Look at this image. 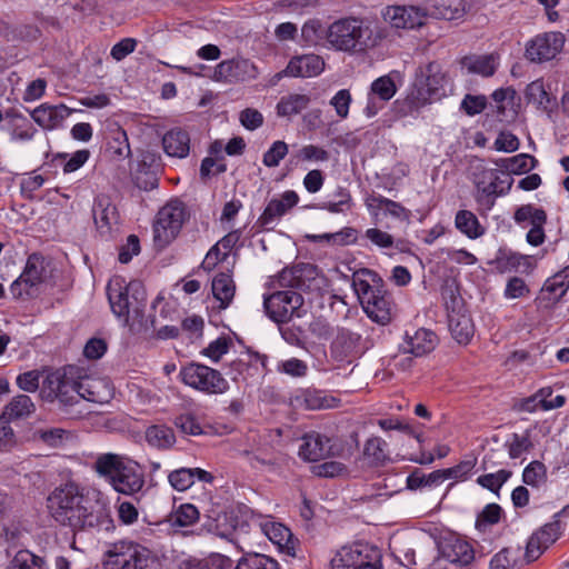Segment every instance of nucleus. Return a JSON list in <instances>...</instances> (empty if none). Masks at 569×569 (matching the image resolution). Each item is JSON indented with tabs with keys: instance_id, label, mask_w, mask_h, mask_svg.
<instances>
[{
	"instance_id": "2f4dec72",
	"label": "nucleus",
	"mask_w": 569,
	"mask_h": 569,
	"mask_svg": "<svg viewBox=\"0 0 569 569\" xmlns=\"http://www.w3.org/2000/svg\"><path fill=\"white\" fill-rule=\"evenodd\" d=\"M461 66L469 73L491 77L499 66V56L496 53L467 56L462 58Z\"/></svg>"
},
{
	"instance_id": "a18cd8bd",
	"label": "nucleus",
	"mask_w": 569,
	"mask_h": 569,
	"mask_svg": "<svg viewBox=\"0 0 569 569\" xmlns=\"http://www.w3.org/2000/svg\"><path fill=\"white\" fill-rule=\"evenodd\" d=\"M128 460L114 453H104L97 458L96 470L99 475L108 477L111 481Z\"/></svg>"
},
{
	"instance_id": "423d86ee",
	"label": "nucleus",
	"mask_w": 569,
	"mask_h": 569,
	"mask_svg": "<svg viewBox=\"0 0 569 569\" xmlns=\"http://www.w3.org/2000/svg\"><path fill=\"white\" fill-rule=\"evenodd\" d=\"M449 80L448 73L438 61L419 66L416 69L412 88L408 94L410 104L420 108L439 100L446 96Z\"/></svg>"
},
{
	"instance_id": "58836bf2",
	"label": "nucleus",
	"mask_w": 569,
	"mask_h": 569,
	"mask_svg": "<svg viewBox=\"0 0 569 569\" xmlns=\"http://www.w3.org/2000/svg\"><path fill=\"white\" fill-rule=\"evenodd\" d=\"M146 441L151 447L166 450L176 443V436L170 427L153 425L146 430Z\"/></svg>"
},
{
	"instance_id": "f704fd0d",
	"label": "nucleus",
	"mask_w": 569,
	"mask_h": 569,
	"mask_svg": "<svg viewBox=\"0 0 569 569\" xmlns=\"http://www.w3.org/2000/svg\"><path fill=\"white\" fill-rule=\"evenodd\" d=\"M311 99L308 94L289 93L280 98L276 106V112L281 118H292L307 109Z\"/></svg>"
},
{
	"instance_id": "6e6d98bb",
	"label": "nucleus",
	"mask_w": 569,
	"mask_h": 569,
	"mask_svg": "<svg viewBox=\"0 0 569 569\" xmlns=\"http://www.w3.org/2000/svg\"><path fill=\"white\" fill-rule=\"evenodd\" d=\"M289 147L282 140L274 141L262 156V163L268 168H276L288 154Z\"/></svg>"
},
{
	"instance_id": "338daca9",
	"label": "nucleus",
	"mask_w": 569,
	"mask_h": 569,
	"mask_svg": "<svg viewBox=\"0 0 569 569\" xmlns=\"http://www.w3.org/2000/svg\"><path fill=\"white\" fill-rule=\"evenodd\" d=\"M487 107V98L485 96L466 94L461 101V110L466 114L473 117L481 113Z\"/></svg>"
},
{
	"instance_id": "473e14b6",
	"label": "nucleus",
	"mask_w": 569,
	"mask_h": 569,
	"mask_svg": "<svg viewBox=\"0 0 569 569\" xmlns=\"http://www.w3.org/2000/svg\"><path fill=\"white\" fill-rule=\"evenodd\" d=\"M77 395L88 401L102 403L108 401L110 390L106 381L87 377L77 382Z\"/></svg>"
},
{
	"instance_id": "3c124183",
	"label": "nucleus",
	"mask_w": 569,
	"mask_h": 569,
	"mask_svg": "<svg viewBox=\"0 0 569 569\" xmlns=\"http://www.w3.org/2000/svg\"><path fill=\"white\" fill-rule=\"evenodd\" d=\"M433 13L445 20H462L467 14V7L463 0H459L456 3L441 2L435 6Z\"/></svg>"
},
{
	"instance_id": "79ce46f5",
	"label": "nucleus",
	"mask_w": 569,
	"mask_h": 569,
	"mask_svg": "<svg viewBox=\"0 0 569 569\" xmlns=\"http://www.w3.org/2000/svg\"><path fill=\"white\" fill-rule=\"evenodd\" d=\"M198 519L199 511L191 503L180 505L168 516V522L173 528H184L192 526L198 521Z\"/></svg>"
},
{
	"instance_id": "0eeeda50",
	"label": "nucleus",
	"mask_w": 569,
	"mask_h": 569,
	"mask_svg": "<svg viewBox=\"0 0 569 569\" xmlns=\"http://www.w3.org/2000/svg\"><path fill=\"white\" fill-rule=\"evenodd\" d=\"M189 219L186 204L170 200L157 213L153 222V246L158 250L167 248L180 233L182 226Z\"/></svg>"
},
{
	"instance_id": "20e7f679",
	"label": "nucleus",
	"mask_w": 569,
	"mask_h": 569,
	"mask_svg": "<svg viewBox=\"0 0 569 569\" xmlns=\"http://www.w3.org/2000/svg\"><path fill=\"white\" fill-rule=\"evenodd\" d=\"M471 180L476 188L475 200L481 214L489 212L499 197H503L511 190L513 179L505 171L488 168L483 161L472 166Z\"/></svg>"
},
{
	"instance_id": "9b49d317",
	"label": "nucleus",
	"mask_w": 569,
	"mask_h": 569,
	"mask_svg": "<svg viewBox=\"0 0 569 569\" xmlns=\"http://www.w3.org/2000/svg\"><path fill=\"white\" fill-rule=\"evenodd\" d=\"M249 521L257 527L277 548L287 556L295 557L298 546V539L295 538L291 530L283 523L278 522L271 516H264L256 511H250Z\"/></svg>"
},
{
	"instance_id": "052dcab7",
	"label": "nucleus",
	"mask_w": 569,
	"mask_h": 569,
	"mask_svg": "<svg viewBox=\"0 0 569 569\" xmlns=\"http://www.w3.org/2000/svg\"><path fill=\"white\" fill-rule=\"evenodd\" d=\"M277 371L292 378H302L307 376L308 365L298 358H290L278 362Z\"/></svg>"
},
{
	"instance_id": "f3484780",
	"label": "nucleus",
	"mask_w": 569,
	"mask_h": 569,
	"mask_svg": "<svg viewBox=\"0 0 569 569\" xmlns=\"http://www.w3.org/2000/svg\"><path fill=\"white\" fill-rule=\"evenodd\" d=\"M558 517L559 513L551 522L542 526L529 538L525 552L528 562L537 560L560 537L563 528Z\"/></svg>"
},
{
	"instance_id": "603ef678",
	"label": "nucleus",
	"mask_w": 569,
	"mask_h": 569,
	"mask_svg": "<svg viewBox=\"0 0 569 569\" xmlns=\"http://www.w3.org/2000/svg\"><path fill=\"white\" fill-rule=\"evenodd\" d=\"M11 569H48L43 559L29 550H19L10 561Z\"/></svg>"
},
{
	"instance_id": "393cba45",
	"label": "nucleus",
	"mask_w": 569,
	"mask_h": 569,
	"mask_svg": "<svg viewBox=\"0 0 569 569\" xmlns=\"http://www.w3.org/2000/svg\"><path fill=\"white\" fill-rule=\"evenodd\" d=\"M92 216L98 232L101 236L110 234L112 226L117 223L118 213L108 196L100 194L94 198Z\"/></svg>"
},
{
	"instance_id": "9d476101",
	"label": "nucleus",
	"mask_w": 569,
	"mask_h": 569,
	"mask_svg": "<svg viewBox=\"0 0 569 569\" xmlns=\"http://www.w3.org/2000/svg\"><path fill=\"white\" fill-rule=\"evenodd\" d=\"M263 308L268 317L278 323H284L292 318H301L303 309V297L295 290L276 291L264 297Z\"/></svg>"
},
{
	"instance_id": "e2e57ef3",
	"label": "nucleus",
	"mask_w": 569,
	"mask_h": 569,
	"mask_svg": "<svg viewBox=\"0 0 569 569\" xmlns=\"http://www.w3.org/2000/svg\"><path fill=\"white\" fill-rule=\"evenodd\" d=\"M476 465H477V459L471 458V459L462 460L458 465H456L451 468H447L446 472H447L448 480L449 479H453L455 481L467 480L471 476L472 470L475 469Z\"/></svg>"
},
{
	"instance_id": "4c0bfd02",
	"label": "nucleus",
	"mask_w": 569,
	"mask_h": 569,
	"mask_svg": "<svg viewBox=\"0 0 569 569\" xmlns=\"http://www.w3.org/2000/svg\"><path fill=\"white\" fill-rule=\"evenodd\" d=\"M296 402L308 410H320L332 408L335 398L328 397L323 391L316 389H305L296 396Z\"/></svg>"
},
{
	"instance_id": "b1692460",
	"label": "nucleus",
	"mask_w": 569,
	"mask_h": 569,
	"mask_svg": "<svg viewBox=\"0 0 569 569\" xmlns=\"http://www.w3.org/2000/svg\"><path fill=\"white\" fill-rule=\"evenodd\" d=\"M325 69V61L320 56L317 54H302L293 57L287 68L283 70V74L295 78H312L319 76Z\"/></svg>"
},
{
	"instance_id": "a878e982",
	"label": "nucleus",
	"mask_w": 569,
	"mask_h": 569,
	"mask_svg": "<svg viewBox=\"0 0 569 569\" xmlns=\"http://www.w3.org/2000/svg\"><path fill=\"white\" fill-rule=\"evenodd\" d=\"M490 264L500 273L513 271L529 272L532 269L531 257L507 248H500Z\"/></svg>"
},
{
	"instance_id": "412c9836",
	"label": "nucleus",
	"mask_w": 569,
	"mask_h": 569,
	"mask_svg": "<svg viewBox=\"0 0 569 569\" xmlns=\"http://www.w3.org/2000/svg\"><path fill=\"white\" fill-rule=\"evenodd\" d=\"M299 202V196L293 190L284 191L279 198H272L258 218V223L262 228H268L277 220L282 218L289 210Z\"/></svg>"
},
{
	"instance_id": "4d7b16f0",
	"label": "nucleus",
	"mask_w": 569,
	"mask_h": 569,
	"mask_svg": "<svg viewBox=\"0 0 569 569\" xmlns=\"http://www.w3.org/2000/svg\"><path fill=\"white\" fill-rule=\"evenodd\" d=\"M511 475L512 472L510 470L500 469L497 472L486 473L478 477L477 483L492 492H498Z\"/></svg>"
},
{
	"instance_id": "c756f323",
	"label": "nucleus",
	"mask_w": 569,
	"mask_h": 569,
	"mask_svg": "<svg viewBox=\"0 0 569 569\" xmlns=\"http://www.w3.org/2000/svg\"><path fill=\"white\" fill-rule=\"evenodd\" d=\"M448 327L452 338L459 345H468L475 335V326L468 311L461 310L448 315Z\"/></svg>"
},
{
	"instance_id": "5fc2aeb1",
	"label": "nucleus",
	"mask_w": 569,
	"mask_h": 569,
	"mask_svg": "<svg viewBox=\"0 0 569 569\" xmlns=\"http://www.w3.org/2000/svg\"><path fill=\"white\" fill-rule=\"evenodd\" d=\"M396 92L397 88L390 76L379 77L371 83L370 94L383 102L389 101Z\"/></svg>"
},
{
	"instance_id": "ea45409f",
	"label": "nucleus",
	"mask_w": 569,
	"mask_h": 569,
	"mask_svg": "<svg viewBox=\"0 0 569 569\" xmlns=\"http://www.w3.org/2000/svg\"><path fill=\"white\" fill-rule=\"evenodd\" d=\"M515 221L522 228H531L536 226H545L547 222V213L543 209L533 204H525L515 212Z\"/></svg>"
},
{
	"instance_id": "7c9ffc66",
	"label": "nucleus",
	"mask_w": 569,
	"mask_h": 569,
	"mask_svg": "<svg viewBox=\"0 0 569 569\" xmlns=\"http://www.w3.org/2000/svg\"><path fill=\"white\" fill-rule=\"evenodd\" d=\"M36 411V405L27 395L13 397L3 408L0 420L6 422L17 421L30 417Z\"/></svg>"
},
{
	"instance_id": "de8ad7c7",
	"label": "nucleus",
	"mask_w": 569,
	"mask_h": 569,
	"mask_svg": "<svg viewBox=\"0 0 569 569\" xmlns=\"http://www.w3.org/2000/svg\"><path fill=\"white\" fill-rule=\"evenodd\" d=\"M232 569H279V563L266 555L250 553L241 557Z\"/></svg>"
},
{
	"instance_id": "5701e85b",
	"label": "nucleus",
	"mask_w": 569,
	"mask_h": 569,
	"mask_svg": "<svg viewBox=\"0 0 569 569\" xmlns=\"http://www.w3.org/2000/svg\"><path fill=\"white\" fill-rule=\"evenodd\" d=\"M438 343L439 339L435 331L419 328L413 332L406 331L403 348L415 357H422L433 351Z\"/></svg>"
},
{
	"instance_id": "4be33fe9",
	"label": "nucleus",
	"mask_w": 569,
	"mask_h": 569,
	"mask_svg": "<svg viewBox=\"0 0 569 569\" xmlns=\"http://www.w3.org/2000/svg\"><path fill=\"white\" fill-rule=\"evenodd\" d=\"M110 483L120 493L133 495L142 489L144 478L139 471V466L128 460Z\"/></svg>"
},
{
	"instance_id": "cd10ccee",
	"label": "nucleus",
	"mask_w": 569,
	"mask_h": 569,
	"mask_svg": "<svg viewBox=\"0 0 569 569\" xmlns=\"http://www.w3.org/2000/svg\"><path fill=\"white\" fill-rule=\"evenodd\" d=\"M214 477L211 472L201 468H178L168 473L170 486L177 491L188 490L196 480L211 483Z\"/></svg>"
},
{
	"instance_id": "7ed1b4c3",
	"label": "nucleus",
	"mask_w": 569,
	"mask_h": 569,
	"mask_svg": "<svg viewBox=\"0 0 569 569\" xmlns=\"http://www.w3.org/2000/svg\"><path fill=\"white\" fill-rule=\"evenodd\" d=\"M107 296L113 315L126 326L142 318L146 308V291L139 281L127 282L114 276L107 286Z\"/></svg>"
},
{
	"instance_id": "6ab92c4d",
	"label": "nucleus",
	"mask_w": 569,
	"mask_h": 569,
	"mask_svg": "<svg viewBox=\"0 0 569 569\" xmlns=\"http://www.w3.org/2000/svg\"><path fill=\"white\" fill-rule=\"evenodd\" d=\"M72 113L66 104L42 103L30 112L32 120L43 130L52 131L62 127L64 120Z\"/></svg>"
},
{
	"instance_id": "0e129e2a",
	"label": "nucleus",
	"mask_w": 569,
	"mask_h": 569,
	"mask_svg": "<svg viewBox=\"0 0 569 569\" xmlns=\"http://www.w3.org/2000/svg\"><path fill=\"white\" fill-rule=\"evenodd\" d=\"M351 101L352 98L350 91L341 89L331 98L330 104L335 108L339 118L346 119L349 114Z\"/></svg>"
},
{
	"instance_id": "13d9d810",
	"label": "nucleus",
	"mask_w": 569,
	"mask_h": 569,
	"mask_svg": "<svg viewBox=\"0 0 569 569\" xmlns=\"http://www.w3.org/2000/svg\"><path fill=\"white\" fill-rule=\"evenodd\" d=\"M518 556V550L503 548L491 558L489 569H513L517 566Z\"/></svg>"
},
{
	"instance_id": "39448f33",
	"label": "nucleus",
	"mask_w": 569,
	"mask_h": 569,
	"mask_svg": "<svg viewBox=\"0 0 569 569\" xmlns=\"http://www.w3.org/2000/svg\"><path fill=\"white\" fill-rule=\"evenodd\" d=\"M371 30L359 17H342L331 22L326 31L328 48L346 53L365 51L369 47Z\"/></svg>"
},
{
	"instance_id": "c9c22d12",
	"label": "nucleus",
	"mask_w": 569,
	"mask_h": 569,
	"mask_svg": "<svg viewBox=\"0 0 569 569\" xmlns=\"http://www.w3.org/2000/svg\"><path fill=\"white\" fill-rule=\"evenodd\" d=\"M236 284L230 273H218L212 280L213 297L220 302L219 308L226 309L233 300Z\"/></svg>"
},
{
	"instance_id": "864d4df0",
	"label": "nucleus",
	"mask_w": 569,
	"mask_h": 569,
	"mask_svg": "<svg viewBox=\"0 0 569 569\" xmlns=\"http://www.w3.org/2000/svg\"><path fill=\"white\" fill-rule=\"evenodd\" d=\"M526 98L529 102L535 103L542 109H547L551 101L542 79H537L527 86Z\"/></svg>"
},
{
	"instance_id": "e433bc0d",
	"label": "nucleus",
	"mask_w": 569,
	"mask_h": 569,
	"mask_svg": "<svg viewBox=\"0 0 569 569\" xmlns=\"http://www.w3.org/2000/svg\"><path fill=\"white\" fill-rule=\"evenodd\" d=\"M495 163L511 177V174L529 172L536 168L538 160L528 153H519L510 158L499 159Z\"/></svg>"
},
{
	"instance_id": "dca6fc26",
	"label": "nucleus",
	"mask_w": 569,
	"mask_h": 569,
	"mask_svg": "<svg viewBox=\"0 0 569 569\" xmlns=\"http://www.w3.org/2000/svg\"><path fill=\"white\" fill-rule=\"evenodd\" d=\"M258 77V68L249 59L232 58L214 67L213 79L219 82L238 83Z\"/></svg>"
},
{
	"instance_id": "09e8293b",
	"label": "nucleus",
	"mask_w": 569,
	"mask_h": 569,
	"mask_svg": "<svg viewBox=\"0 0 569 569\" xmlns=\"http://www.w3.org/2000/svg\"><path fill=\"white\" fill-rule=\"evenodd\" d=\"M441 298L448 315L466 309L458 287L453 281H446L441 287Z\"/></svg>"
},
{
	"instance_id": "774afa93",
	"label": "nucleus",
	"mask_w": 569,
	"mask_h": 569,
	"mask_svg": "<svg viewBox=\"0 0 569 569\" xmlns=\"http://www.w3.org/2000/svg\"><path fill=\"white\" fill-rule=\"evenodd\" d=\"M196 569H232V560L222 555H212L198 562Z\"/></svg>"
},
{
	"instance_id": "f03ea898",
	"label": "nucleus",
	"mask_w": 569,
	"mask_h": 569,
	"mask_svg": "<svg viewBox=\"0 0 569 569\" xmlns=\"http://www.w3.org/2000/svg\"><path fill=\"white\" fill-rule=\"evenodd\" d=\"M353 290L367 316L380 325L391 321L393 302L381 280L373 271L361 269L352 276Z\"/></svg>"
},
{
	"instance_id": "ddd939ff",
	"label": "nucleus",
	"mask_w": 569,
	"mask_h": 569,
	"mask_svg": "<svg viewBox=\"0 0 569 569\" xmlns=\"http://www.w3.org/2000/svg\"><path fill=\"white\" fill-rule=\"evenodd\" d=\"M566 37L560 31H548L528 40L525 47V57L533 63H543L553 60L563 49Z\"/></svg>"
},
{
	"instance_id": "8fccbe9b",
	"label": "nucleus",
	"mask_w": 569,
	"mask_h": 569,
	"mask_svg": "<svg viewBox=\"0 0 569 569\" xmlns=\"http://www.w3.org/2000/svg\"><path fill=\"white\" fill-rule=\"evenodd\" d=\"M107 152L117 159L129 157L131 151L124 130L118 129L113 132L107 143Z\"/></svg>"
},
{
	"instance_id": "69168bd1",
	"label": "nucleus",
	"mask_w": 569,
	"mask_h": 569,
	"mask_svg": "<svg viewBox=\"0 0 569 569\" xmlns=\"http://www.w3.org/2000/svg\"><path fill=\"white\" fill-rule=\"evenodd\" d=\"M365 237L376 247L380 249H390L395 244L393 237L378 228H369L365 232Z\"/></svg>"
},
{
	"instance_id": "bb28decb",
	"label": "nucleus",
	"mask_w": 569,
	"mask_h": 569,
	"mask_svg": "<svg viewBox=\"0 0 569 569\" xmlns=\"http://www.w3.org/2000/svg\"><path fill=\"white\" fill-rule=\"evenodd\" d=\"M440 552L443 559L458 566H468L475 559L472 546L457 537L445 539L440 545Z\"/></svg>"
},
{
	"instance_id": "1a4fd4ad",
	"label": "nucleus",
	"mask_w": 569,
	"mask_h": 569,
	"mask_svg": "<svg viewBox=\"0 0 569 569\" xmlns=\"http://www.w3.org/2000/svg\"><path fill=\"white\" fill-rule=\"evenodd\" d=\"M380 550L371 545L356 542L340 548L331 559V569H379Z\"/></svg>"
},
{
	"instance_id": "37998d69",
	"label": "nucleus",
	"mask_w": 569,
	"mask_h": 569,
	"mask_svg": "<svg viewBox=\"0 0 569 569\" xmlns=\"http://www.w3.org/2000/svg\"><path fill=\"white\" fill-rule=\"evenodd\" d=\"M505 446L511 459L520 458L523 453L529 452L533 448L531 431L527 429L522 433H512Z\"/></svg>"
},
{
	"instance_id": "6e6552de",
	"label": "nucleus",
	"mask_w": 569,
	"mask_h": 569,
	"mask_svg": "<svg viewBox=\"0 0 569 569\" xmlns=\"http://www.w3.org/2000/svg\"><path fill=\"white\" fill-rule=\"evenodd\" d=\"M179 379L189 388L206 395H222L229 389L228 381L218 370L199 362L181 366Z\"/></svg>"
},
{
	"instance_id": "a19ab883",
	"label": "nucleus",
	"mask_w": 569,
	"mask_h": 569,
	"mask_svg": "<svg viewBox=\"0 0 569 569\" xmlns=\"http://www.w3.org/2000/svg\"><path fill=\"white\" fill-rule=\"evenodd\" d=\"M50 388V397L59 399L61 402H68L73 399V396H69V392L77 393V382L61 377L59 375H52L47 379Z\"/></svg>"
},
{
	"instance_id": "bf43d9fd",
	"label": "nucleus",
	"mask_w": 569,
	"mask_h": 569,
	"mask_svg": "<svg viewBox=\"0 0 569 569\" xmlns=\"http://www.w3.org/2000/svg\"><path fill=\"white\" fill-rule=\"evenodd\" d=\"M296 157L298 160L303 162L321 163L329 160L330 153L322 147L306 144L298 151Z\"/></svg>"
},
{
	"instance_id": "680f3d73",
	"label": "nucleus",
	"mask_w": 569,
	"mask_h": 569,
	"mask_svg": "<svg viewBox=\"0 0 569 569\" xmlns=\"http://www.w3.org/2000/svg\"><path fill=\"white\" fill-rule=\"evenodd\" d=\"M537 397L539 398L540 408L542 411H550L553 409H559L566 405V397L562 395H558L555 398L550 399L553 393L551 387H542L538 389Z\"/></svg>"
},
{
	"instance_id": "aec40b11",
	"label": "nucleus",
	"mask_w": 569,
	"mask_h": 569,
	"mask_svg": "<svg viewBox=\"0 0 569 569\" xmlns=\"http://www.w3.org/2000/svg\"><path fill=\"white\" fill-rule=\"evenodd\" d=\"M382 17L396 29H415L423 24L425 13L412 6H389L385 9Z\"/></svg>"
},
{
	"instance_id": "72a5a7b5",
	"label": "nucleus",
	"mask_w": 569,
	"mask_h": 569,
	"mask_svg": "<svg viewBox=\"0 0 569 569\" xmlns=\"http://www.w3.org/2000/svg\"><path fill=\"white\" fill-rule=\"evenodd\" d=\"M455 227L469 239H478L486 233V228L470 210H459L455 217Z\"/></svg>"
},
{
	"instance_id": "a211bd4d",
	"label": "nucleus",
	"mask_w": 569,
	"mask_h": 569,
	"mask_svg": "<svg viewBox=\"0 0 569 569\" xmlns=\"http://www.w3.org/2000/svg\"><path fill=\"white\" fill-rule=\"evenodd\" d=\"M365 204L376 220L391 217L398 221H408L410 218V210L381 194H369L365 199Z\"/></svg>"
},
{
	"instance_id": "4468645a",
	"label": "nucleus",
	"mask_w": 569,
	"mask_h": 569,
	"mask_svg": "<svg viewBox=\"0 0 569 569\" xmlns=\"http://www.w3.org/2000/svg\"><path fill=\"white\" fill-rule=\"evenodd\" d=\"M108 558V569H150L149 551L136 543L114 545Z\"/></svg>"
},
{
	"instance_id": "2eb2a0df",
	"label": "nucleus",
	"mask_w": 569,
	"mask_h": 569,
	"mask_svg": "<svg viewBox=\"0 0 569 569\" xmlns=\"http://www.w3.org/2000/svg\"><path fill=\"white\" fill-rule=\"evenodd\" d=\"M340 447L336 438L317 431L306 433L299 447V457L306 461H319L339 455Z\"/></svg>"
},
{
	"instance_id": "49530a36",
	"label": "nucleus",
	"mask_w": 569,
	"mask_h": 569,
	"mask_svg": "<svg viewBox=\"0 0 569 569\" xmlns=\"http://www.w3.org/2000/svg\"><path fill=\"white\" fill-rule=\"evenodd\" d=\"M569 289V266L561 271L548 278L542 287V291L549 292L551 299H560Z\"/></svg>"
},
{
	"instance_id": "c85d7f7f",
	"label": "nucleus",
	"mask_w": 569,
	"mask_h": 569,
	"mask_svg": "<svg viewBox=\"0 0 569 569\" xmlns=\"http://www.w3.org/2000/svg\"><path fill=\"white\" fill-rule=\"evenodd\" d=\"M162 148L168 157L183 159L190 152V136L180 128L171 129L162 137Z\"/></svg>"
},
{
	"instance_id": "f8f14e48",
	"label": "nucleus",
	"mask_w": 569,
	"mask_h": 569,
	"mask_svg": "<svg viewBox=\"0 0 569 569\" xmlns=\"http://www.w3.org/2000/svg\"><path fill=\"white\" fill-rule=\"evenodd\" d=\"M47 277L46 259L39 253H32L28 257L26 267L18 279L10 287L11 295L17 299H27L33 297L38 287Z\"/></svg>"
},
{
	"instance_id": "f257e3e1",
	"label": "nucleus",
	"mask_w": 569,
	"mask_h": 569,
	"mask_svg": "<svg viewBox=\"0 0 569 569\" xmlns=\"http://www.w3.org/2000/svg\"><path fill=\"white\" fill-rule=\"evenodd\" d=\"M50 519L71 531L104 527L112 522L110 509L101 491L67 481L51 490L46 499Z\"/></svg>"
},
{
	"instance_id": "c03bdc74",
	"label": "nucleus",
	"mask_w": 569,
	"mask_h": 569,
	"mask_svg": "<svg viewBox=\"0 0 569 569\" xmlns=\"http://www.w3.org/2000/svg\"><path fill=\"white\" fill-rule=\"evenodd\" d=\"M522 481L527 486L540 489L547 485V467L539 460L531 461L522 471Z\"/></svg>"
}]
</instances>
